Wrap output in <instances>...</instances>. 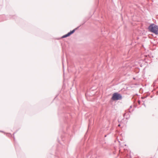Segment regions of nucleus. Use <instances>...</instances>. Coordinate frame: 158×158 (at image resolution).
<instances>
[{"label":"nucleus","mask_w":158,"mask_h":158,"mask_svg":"<svg viewBox=\"0 0 158 158\" xmlns=\"http://www.w3.org/2000/svg\"><path fill=\"white\" fill-rule=\"evenodd\" d=\"M120 124H119V125H118V127H120Z\"/></svg>","instance_id":"nucleus-4"},{"label":"nucleus","mask_w":158,"mask_h":158,"mask_svg":"<svg viewBox=\"0 0 158 158\" xmlns=\"http://www.w3.org/2000/svg\"><path fill=\"white\" fill-rule=\"evenodd\" d=\"M122 99L121 95L118 93H115L113 94L111 99L114 101H116L120 100Z\"/></svg>","instance_id":"nucleus-2"},{"label":"nucleus","mask_w":158,"mask_h":158,"mask_svg":"<svg viewBox=\"0 0 158 158\" xmlns=\"http://www.w3.org/2000/svg\"><path fill=\"white\" fill-rule=\"evenodd\" d=\"M74 31H75L74 30H73V31H71L70 32L68 33L67 34L63 36L62 37L63 38H65V37H68V36H69L71 34H73L74 32Z\"/></svg>","instance_id":"nucleus-3"},{"label":"nucleus","mask_w":158,"mask_h":158,"mask_svg":"<svg viewBox=\"0 0 158 158\" xmlns=\"http://www.w3.org/2000/svg\"><path fill=\"white\" fill-rule=\"evenodd\" d=\"M149 30L155 34H158V27L154 24H151L148 27Z\"/></svg>","instance_id":"nucleus-1"}]
</instances>
